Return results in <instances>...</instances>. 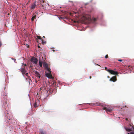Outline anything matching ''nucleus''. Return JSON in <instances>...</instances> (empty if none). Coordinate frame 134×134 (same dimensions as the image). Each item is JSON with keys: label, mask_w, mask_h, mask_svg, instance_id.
I'll use <instances>...</instances> for the list:
<instances>
[{"label": "nucleus", "mask_w": 134, "mask_h": 134, "mask_svg": "<svg viewBox=\"0 0 134 134\" xmlns=\"http://www.w3.org/2000/svg\"><path fill=\"white\" fill-rule=\"evenodd\" d=\"M131 126H132L131 124H129V125L127 127H125V128L126 130L128 132H130L133 130V128L131 127Z\"/></svg>", "instance_id": "obj_3"}, {"label": "nucleus", "mask_w": 134, "mask_h": 134, "mask_svg": "<svg viewBox=\"0 0 134 134\" xmlns=\"http://www.w3.org/2000/svg\"><path fill=\"white\" fill-rule=\"evenodd\" d=\"M39 92L42 95L41 97L44 98H46L48 96V91L46 89V87L43 86L40 88Z\"/></svg>", "instance_id": "obj_1"}, {"label": "nucleus", "mask_w": 134, "mask_h": 134, "mask_svg": "<svg viewBox=\"0 0 134 134\" xmlns=\"http://www.w3.org/2000/svg\"><path fill=\"white\" fill-rule=\"evenodd\" d=\"M94 105L96 106H99L100 105V104L98 103H96L94 104Z\"/></svg>", "instance_id": "obj_17"}, {"label": "nucleus", "mask_w": 134, "mask_h": 134, "mask_svg": "<svg viewBox=\"0 0 134 134\" xmlns=\"http://www.w3.org/2000/svg\"><path fill=\"white\" fill-rule=\"evenodd\" d=\"M9 13H8V15H9Z\"/></svg>", "instance_id": "obj_35"}, {"label": "nucleus", "mask_w": 134, "mask_h": 134, "mask_svg": "<svg viewBox=\"0 0 134 134\" xmlns=\"http://www.w3.org/2000/svg\"><path fill=\"white\" fill-rule=\"evenodd\" d=\"M117 80L116 77V76H114L111 78L110 79V81H112L113 82H115Z\"/></svg>", "instance_id": "obj_6"}, {"label": "nucleus", "mask_w": 134, "mask_h": 134, "mask_svg": "<svg viewBox=\"0 0 134 134\" xmlns=\"http://www.w3.org/2000/svg\"><path fill=\"white\" fill-rule=\"evenodd\" d=\"M129 67H131V66H129Z\"/></svg>", "instance_id": "obj_33"}, {"label": "nucleus", "mask_w": 134, "mask_h": 134, "mask_svg": "<svg viewBox=\"0 0 134 134\" xmlns=\"http://www.w3.org/2000/svg\"><path fill=\"white\" fill-rule=\"evenodd\" d=\"M40 134H44V132L43 129H41L40 130Z\"/></svg>", "instance_id": "obj_10"}, {"label": "nucleus", "mask_w": 134, "mask_h": 134, "mask_svg": "<svg viewBox=\"0 0 134 134\" xmlns=\"http://www.w3.org/2000/svg\"><path fill=\"white\" fill-rule=\"evenodd\" d=\"M34 73L36 75V77H38L39 78L40 77V75L37 71H35L34 72Z\"/></svg>", "instance_id": "obj_8"}, {"label": "nucleus", "mask_w": 134, "mask_h": 134, "mask_svg": "<svg viewBox=\"0 0 134 134\" xmlns=\"http://www.w3.org/2000/svg\"><path fill=\"white\" fill-rule=\"evenodd\" d=\"M36 40L37 42H38V39H36Z\"/></svg>", "instance_id": "obj_26"}, {"label": "nucleus", "mask_w": 134, "mask_h": 134, "mask_svg": "<svg viewBox=\"0 0 134 134\" xmlns=\"http://www.w3.org/2000/svg\"><path fill=\"white\" fill-rule=\"evenodd\" d=\"M38 48H40V46H38Z\"/></svg>", "instance_id": "obj_27"}, {"label": "nucleus", "mask_w": 134, "mask_h": 134, "mask_svg": "<svg viewBox=\"0 0 134 134\" xmlns=\"http://www.w3.org/2000/svg\"><path fill=\"white\" fill-rule=\"evenodd\" d=\"M43 64L44 68L45 69L48 67V64H47V63L45 62H44Z\"/></svg>", "instance_id": "obj_9"}, {"label": "nucleus", "mask_w": 134, "mask_h": 134, "mask_svg": "<svg viewBox=\"0 0 134 134\" xmlns=\"http://www.w3.org/2000/svg\"><path fill=\"white\" fill-rule=\"evenodd\" d=\"M39 64L41 67H42V61L40 60L39 61Z\"/></svg>", "instance_id": "obj_13"}, {"label": "nucleus", "mask_w": 134, "mask_h": 134, "mask_svg": "<svg viewBox=\"0 0 134 134\" xmlns=\"http://www.w3.org/2000/svg\"><path fill=\"white\" fill-rule=\"evenodd\" d=\"M107 71L109 72L111 74L118 75V72L117 71H115L111 70L108 69Z\"/></svg>", "instance_id": "obj_2"}, {"label": "nucleus", "mask_w": 134, "mask_h": 134, "mask_svg": "<svg viewBox=\"0 0 134 134\" xmlns=\"http://www.w3.org/2000/svg\"><path fill=\"white\" fill-rule=\"evenodd\" d=\"M43 37L44 38V36H43Z\"/></svg>", "instance_id": "obj_34"}, {"label": "nucleus", "mask_w": 134, "mask_h": 134, "mask_svg": "<svg viewBox=\"0 0 134 134\" xmlns=\"http://www.w3.org/2000/svg\"><path fill=\"white\" fill-rule=\"evenodd\" d=\"M118 60L120 62H122V60L121 59H118Z\"/></svg>", "instance_id": "obj_22"}, {"label": "nucleus", "mask_w": 134, "mask_h": 134, "mask_svg": "<svg viewBox=\"0 0 134 134\" xmlns=\"http://www.w3.org/2000/svg\"><path fill=\"white\" fill-rule=\"evenodd\" d=\"M126 120L127 121L128 120V119L127 118H126Z\"/></svg>", "instance_id": "obj_29"}, {"label": "nucleus", "mask_w": 134, "mask_h": 134, "mask_svg": "<svg viewBox=\"0 0 134 134\" xmlns=\"http://www.w3.org/2000/svg\"><path fill=\"white\" fill-rule=\"evenodd\" d=\"M107 77H108V78H109L110 77L109 76H107Z\"/></svg>", "instance_id": "obj_30"}, {"label": "nucleus", "mask_w": 134, "mask_h": 134, "mask_svg": "<svg viewBox=\"0 0 134 134\" xmlns=\"http://www.w3.org/2000/svg\"><path fill=\"white\" fill-rule=\"evenodd\" d=\"M46 75L47 77L50 79H51L52 77V75L50 73H47L46 74Z\"/></svg>", "instance_id": "obj_7"}, {"label": "nucleus", "mask_w": 134, "mask_h": 134, "mask_svg": "<svg viewBox=\"0 0 134 134\" xmlns=\"http://www.w3.org/2000/svg\"><path fill=\"white\" fill-rule=\"evenodd\" d=\"M34 107H37V104L36 103V102H35L34 104Z\"/></svg>", "instance_id": "obj_19"}, {"label": "nucleus", "mask_w": 134, "mask_h": 134, "mask_svg": "<svg viewBox=\"0 0 134 134\" xmlns=\"http://www.w3.org/2000/svg\"><path fill=\"white\" fill-rule=\"evenodd\" d=\"M38 60L36 58L32 57L31 59V61L34 64H36Z\"/></svg>", "instance_id": "obj_4"}, {"label": "nucleus", "mask_w": 134, "mask_h": 134, "mask_svg": "<svg viewBox=\"0 0 134 134\" xmlns=\"http://www.w3.org/2000/svg\"><path fill=\"white\" fill-rule=\"evenodd\" d=\"M25 67H24V68H23L22 69H21V71L23 72H24V73H25V72H26V70H25Z\"/></svg>", "instance_id": "obj_16"}, {"label": "nucleus", "mask_w": 134, "mask_h": 134, "mask_svg": "<svg viewBox=\"0 0 134 134\" xmlns=\"http://www.w3.org/2000/svg\"><path fill=\"white\" fill-rule=\"evenodd\" d=\"M37 37L38 39L42 40V43H43V40L42 39V38H41V36H37Z\"/></svg>", "instance_id": "obj_15"}, {"label": "nucleus", "mask_w": 134, "mask_h": 134, "mask_svg": "<svg viewBox=\"0 0 134 134\" xmlns=\"http://www.w3.org/2000/svg\"><path fill=\"white\" fill-rule=\"evenodd\" d=\"M99 65V66H100V65Z\"/></svg>", "instance_id": "obj_36"}, {"label": "nucleus", "mask_w": 134, "mask_h": 134, "mask_svg": "<svg viewBox=\"0 0 134 134\" xmlns=\"http://www.w3.org/2000/svg\"><path fill=\"white\" fill-rule=\"evenodd\" d=\"M45 69L46 70L48 71L50 73L51 72V69L49 68L48 67L46 68Z\"/></svg>", "instance_id": "obj_14"}, {"label": "nucleus", "mask_w": 134, "mask_h": 134, "mask_svg": "<svg viewBox=\"0 0 134 134\" xmlns=\"http://www.w3.org/2000/svg\"><path fill=\"white\" fill-rule=\"evenodd\" d=\"M85 19L86 20L89 19V18L88 17L87 19L86 18H85Z\"/></svg>", "instance_id": "obj_25"}, {"label": "nucleus", "mask_w": 134, "mask_h": 134, "mask_svg": "<svg viewBox=\"0 0 134 134\" xmlns=\"http://www.w3.org/2000/svg\"><path fill=\"white\" fill-rule=\"evenodd\" d=\"M97 20V18H93V20L94 21H96Z\"/></svg>", "instance_id": "obj_20"}, {"label": "nucleus", "mask_w": 134, "mask_h": 134, "mask_svg": "<svg viewBox=\"0 0 134 134\" xmlns=\"http://www.w3.org/2000/svg\"><path fill=\"white\" fill-rule=\"evenodd\" d=\"M23 64V65H24L25 66H26V64H23H23Z\"/></svg>", "instance_id": "obj_24"}, {"label": "nucleus", "mask_w": 134, "mask_h": 134, "mask_svg": "<svg viewBox=\"0 0 134 134\" xmlns=\"http://www.w3.org/2000/svg\"><path fill=\"white\" fill-rule=\"evenodd\" d=\"M103 109L106 110L107 112H110L112 111V109L109 107H104L103 108Z\"/></svg>", "instance_id": "obj_5"}, {"label": "nucleus", "mask_w": 134, "mask_h": 134, "mask_svg": "<svg viewBox=\"0 0 134 134\" xmlns=\"http://www.w3.org/2000/svg\"><path fill=\"white\" fill-rule=\"evenodd\" d=\"M131 127L133 128V132H131L129 133H128L127 134H134V126H131Z\"/></svg>", "instance_id": "obj_11"}, {"label": "nucleus", "mask_w": 134, "mask_h": 134, "mask_svg": "<svg viewBox=\"0 0 134 134\" xmlns=\"http://www.w3.org/2000/svg\"><path fill=\"white\" fill-rule=\"evenodd\" d=\"M91 76H90V79H91Z\"/></svg>", "instance_id": "obj_28"}, {"label": "nucleus", "mask_w": 134, "mask_h": 134, "mask_svg": "<svg viewBox=\"0 0 134 134\" xmlns=\"http://www.w3.org/2000/svg\"><path fill=\"white\" fill-rule=\"evenodd\" d=\"M105 70L107 71V70L108 69H107V68L106 67H105Z\"/></svg>", "instance_id": "obj_23"}, {"label": "nucleus", "mask_w": 134, "mask_h": 134, "mask_svg": "<svg viewBox=\"0 0 134 134\" xmlns=\"http://www.w3.org/2000/svg\"><path fill=\"white\" fill-rule=\"evenodd\" d=\"M36 17V15H35L34 16H33L31 18V20L32 21H33L34 20V19H35Z\"/></svg>", "instance_id": "obj_18"}, {"label": "nucleus", "mask_w": 134, "mask_h": 134, "mask_svg": "<svg viewBox=\"0 0 134 134\" xmlns=\"http://www.w3.org/2000/svg\"><path fill=\"white\" fill-rule=\"evenodd\" d=\"M105 58H108V55H106L105 56Z\"/></svg>", "instance_id": "obj_21"}, {"label": "nucleus", "mask_w": 134, "mask_h": 134, "mask_svg": "<svg viewBox=\"0 0 134 134\" xmlns=\"http://www.w3.org/2000/svg\"><path fill=\"white\" fill-rule=\"evenodd\" d=\"M28 74V73H26V75H27Z\"/></svg>", "instance_id": "obj_32"}, {"label": "nucleus", "mask_w": 134, "mask_h": 134, "mask_svg": "<svg viewBox=\"0 0 134 134\" xmlns=\"http://www.w3.org/2000/svg\"><path fill=\"white\" fill-rule=\"evenodd\" d=\"M43 2L44 3V1L43 0Z\"/></svg>", "instance_id": "obj_31"}, {"label": "nucleus", "mask_w": 134, "mask_h": 134, "mask_svg": "<svg viewBox=\"0 0 134 134\" xmlns=\"http://www.w3.org/2000/svg\"><path fill=\"white\" fill-rule=\"evenodd\" d=\"M36 6V4H35V3L34 4H32L31 6V8L32 9H34L35 8V7Z\"/></svg>", "instance_id": "obj_12"}]
</instances>
